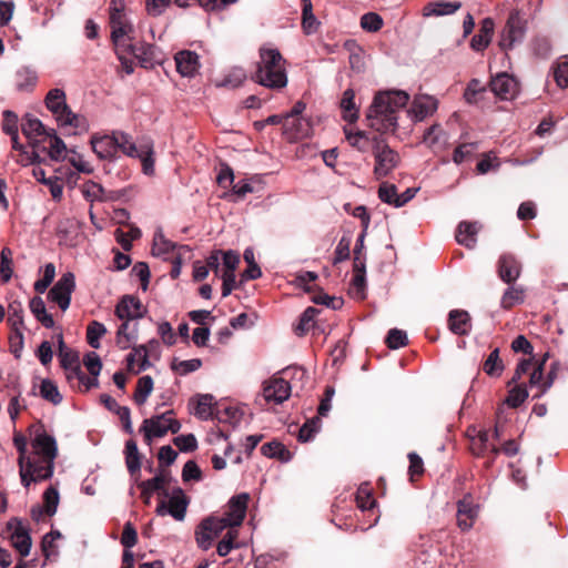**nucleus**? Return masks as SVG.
I'll return each mask as SVG.
<instances>
[{
	"mask_svg": "<svg viewBox=\"0 0 568 568\" xmlns=\"http://www.w3.org/2000/svg\"><path fill=\"white\" fill-rule=\"evenodd\" d=\"M318 310L315 307H307L301 315L300 323L295 327V333L298 336H303L305 333H307L311 327L313 326V322L315 316L317 315Z\"/></svg>",
	"mask_w": 568,
	"mask_h": 568,
	"instance_id": "nucleus-52",
	"label": "nucleus"
},
{
	"mask_svg": "<svg viewBox=\"0 0 568 568\" xmlns=\"http://www.w3.org/2000/svg\"><path fill=\"white\" fill-rule=\"evenodd\" d=\"M448 328L456 335H468L471 331L469 313L464 310H452L448 313Z\"/></svg>",
	"mask_w": 568,
	"mask_h": 568,
	"instance_id": "nucleus-25",
	"label": "nucleus"
},
{
	"mask_svg": "<svg viewBox=\"0 0 568 568\" xmlns=\"http://www.w3.org/2000/svg\"><path fill=\"white\" fill-rule=\"evenodd\" d=\"M261 452L268 458H276L281 462H288L291 459L290 450L280 442L273 440L264 444Z\"/></svg>",
	"mask_w": 568,
	"mask_h": 568,
	"instance_id": "nucleus-37",
	"label": "nucleus"
},
{
	"mask_svg": "<svg viewBox=\"0 0 568 568\" xmlns=\"http://www.w3.org/2000/svg\"><path fill=\"white\" fill-rule=\"evenodd\" d=\"M110 26L111 39L116 50H124L130 42L135 40L133 26L126 21L125 14L116 7L111 8Z\"/></svg>",
	"mask_w": 568,
	"mask_h": 568,
	"instance_id": "nucleus-6",
	"label": "nucleus"
},
{
	"mask_svg": "<svg viewBox=\"0 0 568 568\" xmlns=\"http://www.w3.org/2000/svg\"><path fill=\"white\" fill-rule=\"evenodd\" d=\"M21 131L23 135L28 139L29 144L32 146V149H47L45 146H41V143H44L47 141V136L49 135L50 129H47L38 118L27 114L23 118Z\"/></svg>",
	"mask_w": 568,
	"mask_h": 568,
	"instance_id": "nucleus-10",
	"label": "nucleus"
},
{
	"mask_svg": "<svg viewBox=\"0 0 568 568\" xmlns=\"http://www.w3.org/2000/svg\"><path fill=\"white\" fill-rule=\"evenodd\" d=\"M490 90L500 99L507 100L517 91L516 80L507 73H499L490 81Z\"/></svg>",
	"mask_w": 568,
	"mask_h": 568,
	"instance_id": "nucleus-23",
	"label": "nucleus"
},
{
	"mask_svg": "<svg viewBox=\"0 0 568 568\" xmlns=\"http://www.w3.org/2000/svg\"><path fill=\"white\" fill-rule=\"evenodd\" d=\"M69 163L77 169L78 172L90 174L93 172L92 165L83 159V155L75 150H69L67 155Z\"/></svg>",
	"mask_w": 568,
	"mask_h": 568,
	"instance_id": "nucleus-60",
	"label": "nucleus"
},
{
	"mask_svg": "<svg viewBox=\"0 0 568 568\" xmlns=\"http://www.w3.org/2000/svg\"><path fill=\"white\" fill-rule=\"evenodd\" d=\"M246 80V73L242 68H233L230 72L223 78V80L217 83V87H224L230 89H236L243 84Z\"/></svg>",
	"mask_w": 568,
	"mask_h": 568,
	"instance_id": "nucleus-47",
	"label": "nucleus"
},
{
	"mask_svg": "<svg viewBox=\"0 0 568 568\" xmlns=\"http://www.w3.org/2000/svg\"><path fill=\"white\" fill-rule=\"evenodd\" d=\"M8 322L11 329L16 333V337L19 339L20 348L23 347V306L18 300L9 303L8 306Z\"/></svg>",
	"mask_w": 568,
	"mask_h": 568,
	"instance_id": "nucleus-24",
	"label": "nucleus"
},
{
	"mask_svg": "<svg viewBox=\"0 0 568 568\" xmlns=\"http://www.w3.org/2000/svg\"><path fill=\"white\" fill-rule=\"evenodd\" d=\"M106 333L104 324L93 321L87 328V341L92 348L100 347V338Z\"/></svg>",
	"mask_w": 568,
	"mask_h": 568,
	"instance_id": "nucleus-49",
	"label": "nucleus"
},
{
	"mask_svg": "<svg viewBox=\"0 0 568 568\" xmlns=\"http://www.w3.org/2000/svg\"><path fill=\"white\" fill-rule=\"evenodd\" d=\"M291 392V384L277 375L266 381L263 386V397L267 403L282 404L290 398Z\"/></svg>",
	"mask_w": 568,
	"mask_h": 568,
	"instance_id": "nucleus-11",
	"label": "nucleus"
},
{
	"mask_svg": "<svg viewBox=\"0 0 568 568\" xmlns=\"http://www.w3.org/2000/svg\"><path fill=\"white\" fill-rule=\"evenodd\" d=\"M213 402L214 397L211 394L199 395L194 415L202 420L212 418L214 414Z\"/></svg>",
	"mask_w": 568,
	"mask_h": 568,
	"instance_id": "nucleus-38",
	"label": "nucleus"
},
{
	"mask_svg": "<svg viewBox=\"0 0 568 568\" xmlns=\"http://www.w3.org/2000/svg\"><path fill=\"white\" fill-rule=\"evenodd\" d=\"M478 516V506L469 497L457 504V525L462 530H469Z\"/></svg>",
	"mask_w": 568,
	"mask_h": 568,
	"instance_id": "nucleus-20",
	"label": "nucleus"
},
{
	"mask_svg": "<svg viewBox=\"0 0 568 568\" xmlns=\"http://www.w3.org/2000/svg\"><path fill=\"white\" fill-rule=\"evenodd\" d=\"M378 197L382 202L390 204L396 207L398 197L397 187L394 184L382 183L378 189Z\"/></svg>",
	"mask_w": 568,
	"mask_h": 568,
	"instance_id": "nucleus-61",
	"label": "nucleus"
},
{
	"mask_svg": "<svg viewBox=\"0 0 568 568\" xmlns=\"http://www.w3.org/2000/svg\"><path fill=\"white\" fill-rule=\"evenodd\" d=\"M356 504L362 510H371L376 506V500L373 497L372 488L367 483L362 484L356 493Z\"/></svg>",
	"mask_w": 568,
	"mask_h": 568,
	"instance_id": "nucleus-43",
	"label": "nucleus"
},
{
	"mask_svg": "<svg viewBox=\"0 0 568 568\" xmlns=\"http://www.w3.org/2000/svg\"><path fill=\"white\" fill-rule=\"evenodd\" d=\"M528 397V392L525 385H516L513 387L506 398V403L509 407H519Z\"/></svg>",
	"mask_w": 568,
	"mask_h": 568,
	"instance_id": "nucleus-57",
	"label": "nucleus"
},
{
	"mask_svg": "<svg viewBox=\"0 0 568 568\" xmlns=\"http://www.w3.org/2000/svg\"><path fill=\"white\" fill-rule=\"evenodd\" d=\"M60 496L54 486H49L43 493V507L48 516H53L57 513Z\"/></svg>",
	"mask_w": 568,
	"mask_h": 568,
	"instance_id": "nucleus-51",
	"label": "nucleus"
},
{
	"mask_svg": "<svg viewBox=\"0 0 568 568\" xmlns=\"http://www.w3.org/2000/svg\"><path fill=\"white\" fill-rule=\"evenodd\" d=\"M119 320L136 321L145 313L141 301L132 295H124L115 306L114 311Z\"/></svg>",
	"mask_w": 568,
	"mask_h": 568,
	"instance_id": "nucleus-16",
	"label": "nucleus"
},
{
	"mask_svg": "<svg viewBox=\"0 0 568 568\" xmlns=\"http://www.w3.org/2000/svg\"><path fill=\"white\" fill-rule=\"evenodd\" d=\"M55 276V266L52 263H48L44 265L43 276L41 280L36 281L33 287L34 291L39 294L44 293Z\"/></svg>",
	"mask_w": 568,
	"mask_h": 568,
	"instance_id": "nucleus-54",
	"label": "nucleus"
},
{
	"mask_svg": "<svg viewBox=\"0 0 568 568\" xmlns=\"http://www.w3.org/2000/svg\"><path fill=\"white\" fill-rule=\"evenodd\" d=\"M252 80L272 90H281L287 85L285 60L277 49H260V61Z\"/></svg>",
	"mask_w": 568,
	"mask_h": 568,
	"instance_id": "nucleus-3",
	"label": "nucleus"
},
{
	"mask_svg": "<svg viewBox=\"0 0 568 568\" xmlns=\"http://www.w3.org/2000/svg\"><path fill=\"white\" fill-rule=\"evenodd\" d=\"M531 48L535 55L542 59L548 58L551 53V43L546 37H536L531 42Z\"/></svg>",
	"mask_w": 568,
	"mask_h": 568,
	"instance_id": "nucleus-63",
	"label": "nucleus"
},
{
	"mask_svg": "<svg viewBox=\"0 0 568 568\" xmlns=\"http://www.w3.org/2000/svg\"><path fill=\"white\" fill-rule=\"evenodd\" d=\"M40 395L53 405H59L62 402V395L60 394L58 386L48 378L41 382Z\"/></svg>",
	"mask_w": 568,
	"mask_h": 568,
	"instance_id": "nucleus-46",
	"label": "nucleus"
},
{
	"mask_svg": "<svg viewBox=\"0 0 568 568\" xmlns=\"http://www.w3.org/2000/svg\"><path fill=\"white\" fill-rule=\"evenodd\" d=\"M173 415V410H168L160 415H154L143 420L140 432L143 433L144 439L151 444L153 438L163 437L168 433V416Z\"/></svg>",
	"mask_w": 568,
	"mask_h": 568,
	"instance_id": "nucleus-15",
	"label": "nucleus"
},
{
	"mask_svg": "<svg viewBox=\"0 0 568 568\" xmlns=\"http://www.w3.org/2000/svg\"><path fill=\"white\" fill-rule=\"evenodd\" d=\"M383 24V18L376 12H367L361 17V27L367 32H377Z\"/></svg>",
	"mask_w": 568,
	"mask_h": 568,
	"instance_id": "nucleus-53",
	"label": "nucleus"
},
{
	"mask_svg": "<svg viewBox=\"0 0 568 568\" xmlns=\"http://www.w3.org/2000/svg\"><path fill=\"white\" fill-rule=\"evenodd\" d=\"M174 61L176 71L184 78H193L197 74L200 64V57L190 50H182L175 53Z\"/></svg>",
	"mask_w": 568,
	"mask_h": 568,
	"instance_id": "nucleus-17",
	"label": "nucleus"
},
{
	"mask_svg": "<svg viewBox=\"0 0 568 568\" xmlns=\"http://www.w3.org/2000/svg\"><path fill=\"white\" fill-rule=\"evenodd\" d=\"M408 101V93L402 90L379 92L366 113L369 126L381 133L395 132L398 126L397 114Z\"/></svg>",
	"mask_w": 568,
	"mask_h": 568,
	"instance_id": "nucleus-2",
	"label": "nucleus"
},
{
	"mask_svg": "<svg viewBox=\"0 0 568 568\" xmlns=\"http://www.w3.org/2000/svg\"><path fill=\"white\" fill-rule=\"evenodd\" d=\"M508 285L500 300V306L504 310H510L515 305L521 304L525 300V290L521 286Z\"/></svg>",
	"mask_w": 568,
	"mask_h": 568,
	"instance_id": "nucleus-35",
	"label": "nucleus"
},
{
	"mask_svg": "<svg viewBox=\"0 0 568 568\" xmlns=\"http://www.w3.org/2000/svg\"><path fill=\"white\" fill-rule=\"evenodd\" d=\"M18 450V465L21 484L29 488L32 483L50 479L54 473V460L58 455L57 440L43 429H38L31 440V452H27L23 436H14Z\"/></svg>",
	"mask_w": 568,
	"mask_h": 568,
	"instance_id": "nucleus-1",
	"label": "nucleus"
},
{
	"mask_svg": "<svg viewBox=\"0 0 568 568\" xmlns=\"http://www.w3.org/2000/svg\"><path fill=\"white\" fill-rule=\"evenodd\" d=\"M341 108L344 112V120L353 123L358 119V110L355 105V92L352 89L344 91Z\"/></svg>",
	"mask_w": 568,
	"mask_h": 568,
	"instance_id": "nucleus-36",
	"label": "nucleus"
},
{
	"mask_svg": "<svg viewBox=\"0 0 568 568\" xmlns=\"http://www.w3.org/2000/svg\"><path fill=\"white\" fill-rule=\"evenodd\" d=\"M385 342L390 349H398L407 345L408 338L406 332L398 328H392L387 333Z\"/></svg>",
	"mask_w": 568,
	"mask_h": 568,
	"instance_id": "nucleus-55",
	"label": "nucleus"
},
{
	"mask_svg": "<svg viewBox=\"0 0 568 568\" xmlns=\"http://www.w3.org/2000/svg\"><path fill=\"white\" fill-rule=\"evenodd\" d=\"M175 247V244L168 240L162 229H158L153 236V245H152V253L155 256H163L170 252H172Z\"/></svg>",
	"mask_w": 568,
	"mask_h": 568,
	"instance_id": "nucleus-41",
	"label": "nucleus"
},
{
	"mask_svg": "<svg viewBox=\"0 0 568 568\" xmlns=\"http://www.w3.org/2000/svg\"><path fill=\"white\" fill-rule=\"evenodd\" d=\"M495 23L491 18H485L480 23V29L470 40V48L475 51H484L490 43L494 33Z\"/></svg>",
	"mask_w": 568,
	"mask_h": 568,
	"instance_id": "nucleus-27",
	"label": "nucleus"
},
{
	"mask_svg": "<svg viewBox=\"0 0 568 568\" xmlns=\"http://www.w3.org/2000/svg\"><path fill=\"white\" fill-rule=\"evenodd\" d=\"M346 140L353 148H356L361 152H366L369 145V139L363 131L351 132L345 130Z\"/></svg>",
	"mask_w": 568,
	"mask_h": 568,
	"instance_id": "nucleus-58",
	"label": "nucleus"
},
{
	"mask_svg": "<svg viewBox=\"0 0 568 568\" xmlns=\"http://www.w3.org/2000/svg\"><path fill=\"white\" fill-rule=\"evenodd\" d=\"M521 265L511 254H503L498 261V274L506 284H514L520 276Z\"/></svg>",
	"mask_w": 568,
	"mask_h": 568,
	"instance_id": "nucleus-18",
	"label": "nucleus"
},
{
	"mask_svg": "<svg viewBox=\"0 0 568 568\" xmlns=\"http://www.w3.org/2000/svg\"><path fill=\"white\" fill-rule=\"evenodd\" d=\"M44 103L57 122L62 120L63 115L70 110L67 104L65 92L62 89H51L45 95Z\"/></svg>",
	"mask_w": 568,
	"mask_h": 568,
	"instance_id": "nucleus-19",
	"label": "nucleus"
},
{
	"mask_svg": "<svg viewBox=\"0 0 568 568\" xmlns=\"http://www.w3.org/2000/svg\"><path fill=\"white\" fill-rule=\"evenodd\" d=\"M479 229L477 222H460L456 232V241L467 248H473L476 245Z\"/></svg>",
	"mask_w": 568,
	"mask_h": 568,
	"instance_id": "nucleus-29",
	"label": "nucleus"
},
{
	"mask_svg": "<svg viewBox=\"0 0 568 568\" xmlns=\"http://www.w3.org/2000/svg\"><path fill=\"white\" fill-rule=\"evenodd\" d=\"M83 196L90 201H103L104 200V189L101 184L95 183L93 181H89L82 186Z\"/></svg>",
	"mask_w": 568,
	"mask_h": 568,
	"instance_id": "nucleus-59",
	"label": "nucleus"
},
{
	"mask_svg": "<svg viewBox=\"0 0 568 568\" xmlns=\"http://www.w3.org/2000/svg\"><path fill=\"white\" fill-rule=\"evenodd\" d=\"M75 288V277L67 272L55 282L48 293V300L57 303L61 311H67L71 303V295Z\"/></svg>",
	"mask_w": 568,
	"mask_h": 568,
	"instance_id": "nucleus-7",
	"label": "nucleus"
},
{
	"mask_svg": "<svg viewBox=\"0 0 568 568\" xmlns=\"http://www.w3.org/2000/svg\"><path fill=\"white\" fill-rule=\"evenodd\" d=\"M462 7V3L459 1L454 2H446V1H433L428 2L423 8V17L429 18V17H442V16H449L455 13L457 10H459Z\"/></svg>",
	"mask_w": 568,
	"mask_h": 568,
	"instance_id": "nucleus-31",
	"label": "nucleus"
},
{
	"mask_svg": "<svg viewBox=\"0 0 568 568\" xmlns=\"http://www.w3.org/2000/svg\"><path fill=\"white\" fill-rule=\"evenodd\" d=\"M470 449L476 456H484L486 453H491L493 458L500 452L496 445L490 443V434L488 430H480L477 436L471 439Z\"/></svg>",
	"mask_w": 568,
	"mask_h": 568,
	"instance_id": "nucleus-30",
	"label": "nucleus"
},
{
	"mask_svg": "<svg viewBox=\"0 0 568 568\" xmlns=\"http://www.w3.org/2000/svg\"><path fill=\"white\" fill-rule=\"evenodd\" d=\"M372 148L375 159L374 174L377 179L385 178L398 166L399 154L379 135L372 138Z\"/></svg>",
	"mask_w": 568,
	"mask_h": 568,
	"instance_id": "nucleus-4",
	"label": "nucleus"
},
{
	"mask_svg": "<svg viewBox=\"0 0 568 568\" xmlns=\"http://www.w3.org/2000/svg\"><path fill=\"white\" fill-rule=\"evenodd\" d=\"M248 500L250 495L247 493L235 495L229 500L227 510L223 517L229 521L231 528L235 529L243 523L246 515Z\"/></svg>",
	"mask_w": 568,
	"mask_h": 568,
	"instance_id": "nucleus-13",
	"label": "nucleus"
},
{
	"mask_svg": "<svg viewBox=\"0 0 568 568\" xmlns=\"http://www.w3.org/2000/svg\"><path fill=\"white\" fill-rule=\"evenodd\" d=\"M60 126H70L73 129V133H83L88 132L90 129V124L88 119L79 113L72 112V110H68L65 115H63L62 120L58 122Z\"/></svg>",
	"mask_w": 568,
	"mask_h": 568,
	"instance_id": "nucleus-33",
	"label": "nucleus"
},
{
	"mask_svg": "<svg viewBox=\"0 0 568 568\" xmlns=\"http://www.w3.org/2000/svg\"><path fill=\"white\" fill-rule=\"evenodd\" d=\"M171 477L168 471L159 470L153 478L143 480L139 483V488L141 489V497L145 505H150L152 495L158 491L162 496L168 497L169 490L166 489V485L170 483Z\"/></svg>",
	"mask_w": 568,
	"mask_h": 568,
	"instance_id": "nucleus-12",
	"label": "nucleus"
},
{
	"mask_svg": "<svg viewBox=\"0 0 568 568\" xmlns=\"http://www.w3.org/2000/svg\"><path fill=\"white\" fill-rule=\"evenodd\" d=\"M115 149L121 150L125 155L134 158L139 155L140 145L138 146L132 136L123 131H114Z\"/></svg>",
	"mask_w": 568,
	"mask_h": 568,
	"instance_id": "nucleus-34",
	"label": "nucleus"
},
{
	"mask_svg": "<svg viewBox=\"0 0 568 568\" xmlns=\"http://www.w3.org/2000/svg\"><path fill=\"white\" fill-rule=\"evenodd\" d=\"M132 352L126 356L128 366L131 367L135 361V358H140L141 363L139 365V369L136 373L145 371L151 366L150 361L148 359V347L144 345L131 346Z\"/></svg>",
	"mask_w": 568,
	"mask_h": 568,
	"instance_id": "nucleus-45",
	"label": "nucleus"
},
{
	"mask_svg": "<svg viewBox=\"0 0 568 568\" xmlns=\"http://www.w3.org/2000/svg\"><path fill=\"white\" fill-rule=\"evenodd\" d=\"M124 50L136 58L142 67L148 68L152 65L155 52L154 45L141 41H132Z\"/></svg>",
	"mask_w": 568,
	"mask_h": 568,
	"instance_id": "nucleus-28",
	"label": "nucleus"
},
{
	"mask_svg": "<svg viewBox=\"0 0 568 568\" xmlns=\"http://www.w3.org/2000/svg\"><path fill=\"white\" fill-rule=\"evenodd\" d=\"M168 503L161 500L155 509L158 516L171 515L175 520H183L186 514L189 499L182 488L176 487L169 494Z\"/></svg>",
	"mask_w": 568,
	"mask_h": 568,
	"instance_id": "nucleus-8",
	"label": "nucleus"
},
{
	"mask_svg": "<svg viewBox=\"0 0 568 568\" xmlns=\"http://www.w3.org/2000/svg\"><path fill=\"white\" fill-rule=\"evenodd\" d=\"M90 144L93 152L101 160H112L116 154L114 131L111 135H92Z\"/></svg>",
	"mask_w": 568,
	"mask_h": 568,
	"instance_id": "nucleus-22",
	"label": "nucleus"
},
{
	"mask_svg": "<svg viewBox=\"0 0 568 568\" xmlns=\"http://www.w3.org/2000/svg\"><path fill=\"white\" fill-rule=\"evenodd\" d=\"M135 158L141 160L144 174L152 175L154 173L153 143L151 141L140 144V152Z\"/></svg>",
	"mask_w": 568,
	"mask_h": 568,
	"instance_id": "nucleus-39",
	"label": "nucleus"
},
{
	"mask_svg": "<svg viewBox=\"0 0 568 568\" xmlns=\"http://www.w3.org/2000/svg\"><path fill=\"white\" fill-rule=\"evenodd\" d=\"M125 464L130 474H134L141 468L138 445L132 439L125 443Z\"/></svg>",
	"mask_w": 568,
	"mask_h": 568,
	"instance_id": "nucleus-40",
	"label": "nucleus"
},
{
	"mask_svg": "<svg viewBox=\"0 0 568 568\" xmlns=\"http://www.w3.org/2000/svg\"><path fill=\"white\" fill-rule=\"evenodd\" d=\"M47 141H49V156L51 160L63 161L67 159L69 150L63 140L57 135L54 129H50Z\"/></svg>",
	"mask_w": 568,
	"mask_h": 568,
	"instance_id": "nucleus-32",
	"label": "nucleus"
},
{
	"mask_svg": "<svg viewBox=\"0 0 568 568\" xmlns=\"http://www.w3.org/2000/svg\"><path fill=\"white\" fill-rule=\"evenodd\" d=\"M13 274L12 270V251L3 247L0 254V277L3 283H8Z\"/></svg>",
	"mask_w": 568,
	"mask_h": 568,
	"instance_id": "nucleus-50",
	"label": "nucleus"
},
{
	"mask_svg": "<svg viewBox=\"0 0 568 568\" xmlns=\"http://www.w3.org/2000/svg\"><path fill=\"white\" fill-rule=\"evenodd\" d=\"M237 538V530L236 529H229L227 532L223 536V538L219 541L216 551L219 556L225 557L227 556L231 550L235 547V539Z\"/></svg>",
	"mask_w": 568,
	"mask_h": 568,
	"instance_id": "nucleus-56",
	"label": "nucleus"
},
{
	"mask_svg": "<svg viewBox=\"0 0 568 568\" xmlns=\"http://www.w3.org/2000/svg\"><path fill=\"white\" fill-rule=\"evenodd\" d=\"M202 366V361L199 358L185 359L172 363V369L180 375H187L197 371Z\"/></svg>",
	"mask_w": 568,
	"mask_h": 568,
	"instance_id": "nucleus-62",
	"label": "nucleus"
},
{
	"mask_svg": "<svg viewBox=\"0 0 568 568\" xmlns=\"http://www.w3.org/2000/svg\"><path fill=\"white\" fill-rule=\"evenodd\" d=\"M131 275L135 276L141 281L142 291H146L150 281V268L149 265L144 262H138L131 270Z\"/></svg>",
	"mask_w": 568,
	"mask_h": 568,
	"instance_id": "nucleus-64",
	"label": "nucleus"
},
{
	"mask_svg": "<svg viewBox=\"0 0 568 568\" xmlns=\"http://www.w3.org/2000/svg\"><path fill=\"white\" fill-rule=\"evenodd\" d=\"M37 82V71L31 67H21L14 72L13 85L17 91L30 92L36 88Z\"/></svg>",
	"mask_w": 568,
	"mask_h": 568,
	"instance_id": "nucleus-26",
	"label": "nucleus"
},
{
	"mask_svg": "<svg viewBox=\"0 0 568 568\" xmlns=\"http://www.w3.org/2000/svg\"><path fill=\"white\" fill-rule=\"evenodd\" d=\"M210 525L211 521H202L195 531L196 542L203 550H207L212 546V541L216 538L215 535L210 531Z\"/></svg>",
	"mask_w": 568,
	"mask_h": 568,
	"instance_id": "nucleus-48",
	"label": "nucleus"
},
{
	"mask_svg": "<svg viewBox=\"0 0 568 568\" xmlns=\"http://www.w3.org/2000/svg\"><path fill=\"white\" fill-rule=\"evenodd\" d=\"M483 369L487 375L491 377H498L501 375L504 371V364L499 357L498 348H495L490 352L483 365Z\"/></svg>",
	"mask_w": 568,
	"mask_h": 568,
	"instance_id": "nucleus-44",
	"label": "nucleus"
},
{
	"mask_svg": "<svg viewBox=\"0 0 568 568\" xmlns=\"http://www.w3.org/2000/svg\"><path fill=\"white\" fill-rule=\"evenodd\" d=\"M438 109V100L428 94L416 95L408 110V115L415 122H420L433 115Z\"/></svg>",
	"mask_w": 568,
	"mask_h": 568,
	"instance_id": "nucleus-14",
	"label": "nucleus"
},
{
	"mask_svg": "<svg viewBox=\"0 0 568 568\" xmlns=\"http://www.w3.org/2000/svg\"><path fill=\"white\" fill-rule=\"evenodd\" d=\"M153 378L149 375H144L139 378L134 393V402L138 405H143L146 402L153 390Z\"/></svg>",
	"mask_w": 568,
	"mask_h": 568,
	"instance_id": "nucleus-42",
	"label": "nucleus"
},
{
	"mask_svg": "<svg viewBox=\"0 0 568 568\" xmlns=\"http://www.w3.org/2000/svg\"><path fill=\"white\" fill-rule=\"evenodd\" d=\"M7 530L10 534V540L13 548L21 557L30 554L32 546L31 536L28 526L18 518H12L7 524Z\"/></svg>",
	"mask_w": 568,
	"mask_h": 568,
	"instance_id": "nucleus-9",
	"label": "nucleus"
},
{
	"mask_svg": "<svg viewBox=\"0 0 568 568\" xmlns=\"http://www.w3.org/2000/svg\"><path fill=\"white\" fill-rule=\"evenodd\" d=\"M122 323L118 327L115 335V343L122 351L131 348L136 342L139 335V325L136 322L130 320H121Z\"/></svg>",
	"mask_w": 568,
	"mask_h": 568,
	"instance_id": "nucleus-21",
	"label": "nucleus"
},
{
	"mask_svg": "<svg viewBox=\"0 0 568 568\" xmlns=\"http://www.w3.org/2000/svg\"><path fill=\"white\" fill-rule=\"evenodd\" d=\"M527 33V19L519 10H513L501 31L499 47L504 51L514 49L521 43Z\"/></svg>",
	"mask_w": 568,
	"mask_h": 568,
	"instance_id": "nucleus-5",
	"label": "nucleus"
}]
</instances>
